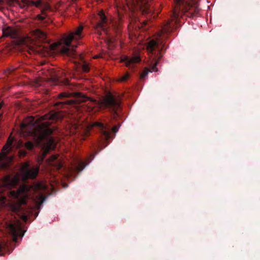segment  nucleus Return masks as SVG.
Returning a JSON list of instances; mask_svg holds the SVG:
<instances>
[{"instance_id":"cd10ccee","label":"nucleus","mask_w":260,"mask_h":260,"mask_svg":"<svg viewBox=\"0 0 260 260\" xmlns=\"http://www.w3.org/2000/svg\"><path fill=\"white\" fill-rule=\"evenodd\" d=\"M39 18L41 20H44L45 19V16H41V15L39 16Z\"/></svg>"},{"instance_id":"9d476101","label":"nucleus","mask_w":260,"mask_h":260,"mask_svg":"<svg viewBox=\"0 0 260 260\" xmlns=\"http://www.w3.org/2000/svg\"><path fill=\"white\" fill-rule=\"evenodd\" d=\"M91 126L98 128L100 133L106 141H108L111 138V127L108 124L105 125L101 122L95 121L92 124Z\"/></svg>"},{"instance_id":"423d86ee","label":"nucleus","mask_w":260,"mask_h":260,"mask_svg":"<svg viewBox=\"0 0 260 260\" xmlns=\"http://www.w3.org/2000/svg\"><path fill=\"white\" fill-rule=\"evenodd\" d=\"M132 9L139 11L142 14H147L150 16L153 9L151 8L149 0H133Z\"/></svg>"},{"instance_id":"9b49d317","label":"nucleus","mask_w":260,"mask_h":260,"mask_svg":"<svg viewBox=\"0 0 260 260\" xmlns=\"http://www.w3.org/2000/svg\"><path fill=\"white\" fill-rule=\"evenodd\" d=\"M13 139L9 137L7 140V143L3 148L2 152L0 153V164H2L4 160L8 158V153L12 149V144L13 143Z\"/></svg>"},{"instance_id":"6ab92c4d","label":"nucleus","mask_w":260,"mask_h":260,"mask_svg":"<svg viewBox=\"0 0 260 260\" xmlns=\"http://www.w3.org/2000/svg\"><path fill=\"white\" fill-rule=\"evenodd\" d=\"M25 148L28 150H31L34 147V144L30 141H27L25 144Z\"/></svg>"},{"instance_id":"5701e85b","label":"nucleus","mask_w":260,"mask_h":260,"mask_svg":"<svg viewBox=\"0 0 260 260\" xmlns=\"http://www.w3.org/2000/svg\"><path fill=\"white\" fill-rule=\"evenodd\" d=\"M37 188L38 189H45L46 187L41 183H39L37 185Z\"/></svg>"},{"instance_id":"f704fd0d","label":"nucleus","mask_w":260,"mask_h":260,"mask_svg":"<svg viewBox=\"0 0 260 260\" xmlns=\"http://www.w3.org/2000/svg\"><path fill=\"white\" fill-rule=\"evenodd\" d=\"M24 218H25V219H27V217L26 216H24Z\"/></svg>"},{"instance_id":"72a5a7b5","label":"nucleus","mask_w":260,"mask_h":260,"mask_svg":"<svg viewBox=\"0 0 260 260\" xmlns=\"http://www.w3.org/2000/svg\"><path fill=\"white\" fill-rule=\"evenodd\" d=\"M98 57H99V56L96 55V56H95L94 58H96Z\"/></svg>"},{"instance_id":"f3484780","label":"nucleus","mask_w":260,"mask_h":260,"mask_svg":"<svg viewBox=\"0 0 260 260\" xmlns=\"http://www.w3.org/2000/svg\"><path fill=\"white\" fill-rule=\"evenodd\" d=\"M34 35L35 36L36 38L40 39L41 41H45L47 38L46 34L39 29H37L35 30Z\"/></svg>"},{"instance_id":"4be33fe9","label":"nucleus","mask_w":260,"mask_h":260,"mask_svg":"<svg viewBox=\"0 0 260 260\" xmlns=\"http://www.w3.org/2000/svg\"><path fill=\"white\" fill-rule=\"evenodd\" d=\"M27 152L25 150H20L19 152V154L20 157H24L26 156Z\"/></svg>"},{"instance_id":"7c9ffc66","label":"nucleus","mask_w":260,"mask_h":260,"mask_svg":"<svg viewBox=\"0 0 260 260\" xmlns=\"http://www.w3.org/2000/svg\"><path fill=\"white\" fill-rule=\"evenodd\" d=\"M4 248V245L0 244V253L2 252L3 248Z\"/></svg>"},{"instance_id":"2eb2a0df","label":"nucleus","mask_w":260,"mask_h":260,"mask_svg":"<svg viewBox=\"0 0 260 260\" xmlns=\"http://www.w3.org/2000/svg\"><path fill=\"white\" fill-rule=\"evenodd\" d=\"M21 3L20 6L21 7L25 6H35L37 7H40L42 5V2L41 0L34 1L32 0H20Z\"/></svg>"},{"instance_id":"393cba45","label":"nucleus","mask_w":260,"mask_h":260,"mask_svg":"<svg viewBox=\"0 0 260 260\" xmlns=\"http://www.w3.org/2000/svg\"><path fill=\"white\" fill-rule=\"evenodd\" d=\"M12 195L15 198H17L19 196V192H15V191L12 192Z\"/></svg>"},{"instance_id":"f8f14e48","label":"nucleus","mask_w":260,"mask_h":260,"mask_svg":"<svg viewBox=\"0 0 260 260\" xmlns=\"http://www.w3.org/2000/svg\"><path fill=\"white\" fill-rule=\"evenodd\" d=\"M140 58L138 56H134L132 57L124 56L121 58L120 60L121 62H124L125 66L129 68H135V64L140 61Z\"/></svg>"},{"instance_id":"412c9836","label":"nucleus","mask_w":260,"mask_h":260,"mask_svg":"<svg viewBox=\"0 0 260 260\" xmlns=\"http://www.w3.org/2000/svg\"><path fill=\"white\" fill-rule=\"evenodd\" d=\"M129 76L128 74H126L120 78V81L122 82L126 81L128 79Z\"/></svg>"},{"instance_id":"f03ea898","label":"nucleus","mask_w":260,"mask_h":260,"mask_svg":"<svg viewBox=\"0 0 260 260\" xmlns=\"http://www.w3.org/2000/svg\"><path fill=\"white\" fill-rule=\"evenodd\" d=\"M48 118V116L46 115L37 119L33 116L26 118L20 125L21 134L24 137H31L38 144L45 140L53 145L54 141L50 136L53 134V129L49 126L50 122L45 121Z\"/></svg>"},{"instance_id":"20e7f679","label":"nucleus","mask_w":260,"mask_h":260,"mask_svg":"<svg viewBox=\"0 0 260 260\" xmlns=\"http://www.w3.org/2000/svg\"><path fill=\"white\" fill-rule=\"evenodd\" d=\"M58 96L60 101L56 102L54 106L61 108L69 105L77 106L78 105L81 104L89 99L88 97L80 92H62Z\"/></svg>"},{"instance_id":"39448f33","label":"nucleus","mask_w":260,"mask_h":260,"mask_svg":"<svg viewBox=\"0 0 260 260\" xmlns=\"http://www.w3.org/2000/svg\"><path fill=\"white\" fill-rule=\"evenodd\" d=\"M47 153V151H44L41 154L38 156L37 161L39 165H41L44 161ZM39 169V166L30 168L29 163L25 162L21 168V171L25 178L34 179L38 176Z\"/></svg>"},{"instance_id":"aec40b11","label":"nucleus","mask_w":260,"mask_h":260,"mask_svg":"<svg viewBox=\"0 0 260 260\" xmlns=\"http://www.w3.org/2000/svg\"><path fill=\"white\" fill-rule=\"evenodd\" d=\"M82 69L84 72H88L89 71V67L88 64L84 63L82 64Z\"/></svg>"},{"instance_id":"a878e982","label":"nucleus","mask_w":260,"mask_h":260,"mask_svg":"<svg viewBox=\"0 0 260 260\" xmlns=\"http://www.w3.org/2000/svg\"><path fill=\"white\" fill-rule=\"evenodd\" d=\"M118 127H117V126H114V127L112 128V131H113L114 133H116V132L118 131Z\"/></svg>"},{"instance_id":"ddd939ff","label":"nucleus","mask_w":260,"mask_h":260,"mask_svg":"<svg viewBox=\"0 0 260 260\" xmlns=\"http://www.w3.org/2000/svg\"><path fill=\"white\" fill-rule=\"evenodd\" d=\"M2 37H10L11 39H16L19 37V34L16 29L8 26L3 29Z\"/></svg>"},{"instance_id":"0eeeda50","label":"nucleus","mask_w":260,"mask_h":260,"mask_svg":"<svg viewBox=\"0 0 260 260\" xmlns=\"http://www.w3.org/2000/svg\"><path fill=\"white\" fill-rule=\"evenodd\" d=\"M97 22L95 24V29L98 32L102 30L108 33V28L112 26L111 20L105 14L103 10L99 11L96 17Z\"/></svg>"},{"instance_id":"f257e3e1","label":"nucleus","mask_w":260,"mask_h":260,"mask_svg":"<svg viewBox=\"0 0 260 260\" xmlns=\"http://www.w3.org/2000/svg\"><path fill=\"white\" fill-rule=\"evenodd\" d=\"M176 6L173 13V18L168 21L162 26L161 29L157 33L155 40L150 41L147 46L150 62L149 68H145L140 75L141 79H144L149 72H157V64L162 55L161 51L166 49L164 40L167 38V35L174 29L180 15L184 14L187 17L194 18L198 16L200 10L198 5V0H176Z\"/></svg>"},{"instance_id":"c85d7f7f","label":"nucleus","mask_w":260,"mask_h":260,"mask_svg":"<svg viewBox=\"0 0 260 260\" xmlns=\"http://www.w3.org/2000/svg\"><path fill=\"white\" fill-rule=\"evenodd\" d=\"M15 70V68H11L9 69L10 73H12Z\"/></svg>"},{"instance_id":"7ed1b4c3","label":"nucleus","mask_w":260,"mask_h":260,"mask_svg":"<svg viewBox=\"0 0 260 260\" xmlns=\"http://www.w3.org/2000/svg\"><path fill=\"white\" fill-rule=\"evenodd\" d=\"M83 30V26L80 24L73 31L63 35L62 42L58 47V50L62 55L72 58L78 56L75 51V48L79 44V41L84 37Z\"/></svg>"},{"instance_id":"1a4fd4ad","label":"nucleus","mask_w":260,"mask_h":260,"mask_svg":"<svg viewBox=\"0 0 260 260\" xmlns=\"http://www.w3.org/2000/svg\"><path fill=\"white\" fill-rule=\"evenodd\" d=\"M6 228L16 241L18 236L22 237L24 235L20 224L18 222H6Z\"/></svg>"},{"instance_id":"c756f323","label":"nucleus","mask_w":260,"mask_h":260,"mask_svg":"<svg viewBox=\"0 0 260 260\" xmlns=\"http://www.w3.org/2000/svg\"><path fill=\"white\" fill-rule=\"evenodd\" d=\"M4 103L3 102H1L0 103V110L2 109V107L4 106Z\"/></svg>"},{"instance_id":"c9c22d12","label":"nucleus","mask_w":260,"mask_h":260,"mask_svg":"<svg viewBox=\"0 0 260 260\" xmlns=\"http://www.w3.org/2000/svg\"><path fill=\"white\" fill-rule=\"evenodd\" d=\"M41 198H43V195H42V196H41Z\"/></svg>"},{"instance_id":"a211bd4d","label":"nucleus","mask_w":260,"mask_h":260,"mask_svg":"<svg viewBox=\"0 0 260 260\" xmlns=\"http://www.w3.org/2000/svg\"><path fill=\"white\" fill-rule=\"evenodd\" d=\"M86 166L85 162L81 160H78L75 164V169L77 171L80 172L83 170Z\"/></svg>"},{"instance_id":"bb28decb","label":"nucleus","mask_w":260,"mask_h":260,"mask_svg":"<svg viewBox=\"0 0 260 260\" xmlns=\"http://www.w3.org/2000/svg\"><path fill=\"white\" fill-rule=\"evenodd\" d=\"M19 208V206H18V207L14 206L13 207V211L16 212L18 210Z\"/></svg>"},{"instance_id":"2f4dec72","label":"nucleus","mask_w":260,"mask_h":260,"mask_svg":"<svg viewBox=\"0 0 260 260\" xmlns=\"http://www.w3.org/2000/svg\"><path fill=\"white\" fill-rule=\"evenodd\" d=\"M3 3V0H0V5H1Z\"/></svg>"},{"instance_id":"b1692460","label":"nucleus","mask_w":260,"mask_h":260,"mask_svg":"<svg viewBox=\"0 0 260 260\" xmlns=\"http://www.w3.org/2000/svg\"><path fill=\"white\" fill-rule=\"evenodd\" d=\"M147 23H148V21L146 20L143 21L142 22H141V26L142 27H145L146 26Z\"/></svg>"},{"instance_id":"473e14b6","label":"nucleus","mask_w":260,"mask_h":260,"mask_svg":"<svg viewBox=\"0 0 260 260\" xmlns=\"http://www.w3.org/2000/svg\"><path fill=\"white\" fill-rule=\"evenodd\" d=\"M2 116H3V114H2V113H1V114H0V118H1L2 117Z\"/></svg>"},{"instance_id":"dca6fc26","label":"nucleus","mask_w":260,"mask_h":260,"mask_svg":"<svg viewBox=\"0 0 260 260\" xmlns=\"http://www.w3.org/2000/svg\"><path fill=\"white\" fill-rule=\"evenodd\" d=\"M58 155H52L47 160L49 165L52 166H56L58 168L62 167V165L60 161L58 159Z\"/></svg>"},{"instance_id":"6e6552de","label":"nucleus","mask_w":260,"mask_h":260,"mask_svg":"<svg viewBox=\"0 0 260 260\" xmlns=\"http://www.w3.org/2000/svg\"><path fill=\"white\" fill-rule=\"evenodd\" d=\"M102 105L111 110L115 114L121 110L120 100L112 94L106 96L102 102Z\"/></svg>"},{"instance_id":"4468645a","label":"nucleus","mask_w":260,"mask_h":260,"mask_svg":"<svg viewBox=\"0 0 260 260\" xmlns=\"http://www.w3.org/2000/svg\"><path fill=\"white\" fill-rule=\"evenodd\" d=\"M60 72L57 73L56 75L52 78V82L55 85L60 84L62 85H70V82L67 78L60 77Z\"/></svg>"}]
</instances>
